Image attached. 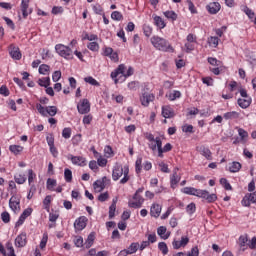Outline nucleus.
I'll return each instance as SVG.
<instances>
[{"instance_id":"e2e57ef3","label":"nucleus","mask_w":256,"mask_h":256,"mask_svg":"<svg viewBox=\"0 0 256 256\" xmlns=\"http://www.w3.org/2000/svg\"><path fill=\"white\" fill-rule=\"evenodd\" d=\"M93 11L96 15H103V7H101V5L96 4L93 6Z\"/></svg>"},{"instance_id":"c03bdc74","label":"nucleus","mask_w":256,"mask_h":256,"mask_svg":"<svg viewBox=\"0 0 256 256\" xmlns=\"http://www.w3.org/2000/svg\"><path fill=\"white\" fill-rule=\"evenodd\" d=\"M142 163H143V158L141 157L137 158L135 162V169H136L137 175H139V173H141V169H143Z\"/></svg>"},{"instance_id":"7ed1b4c3","label":"nucleus","mask_w":256,"mask_h":256,"mask_svg":"<svg viewBox=\"0 0 256 256\" xmlns=\"http://www.w3.org/2000/svg\"><path fill=\"white\" fill-rule=\"evenodd\" d=\"M121 177L123 178L121 179ZM112 179L113 181H119V179H121V185H125V183H127L129 179H131L129 177V165H125L123 167L121 164H116L112 171Z\"/></svg>"},{"instance_id":"6e6552de","label":"nucleus","mask_w":256,"mask_h":256,"mask_svg":"<svg viewBox=\"0 0 256 256\" xmlns=\"http://www.w3.org/2000/svg\"><path fill=\"white\" fill-rule=\"evenodd\" d=\"M139 249V242H133L130 244L128 249H124L119 252V256H128V255H133V253H137Z\"/></svg>"},{"instance_id":"864d4df0","label":"nucleus","mask_w":256,"mask_h":256,"mask_svg":"<svg viewBox=\"0 0 256 256\" xmlns=\"http://www.w3.org/2000/svg\"><path fill=\"white\" fill-rule=\"evenodd\" d=\"M1 219L3 223H9L11 221V215L9 214V212L4 211L1 213Z\"/></svg>"},{"instance_id":"2f4dec72","label":"nucleus","mask_w":256,"mask_h":256,"mask_svg":"<svg viewBox=\"0 0 256 256\" xmlns=\"http://www.w3.org/2000/svg\"><path fill=\"white\" fill-rule=\"evenodd\" d=\"M38 85H40V87H49V85H51V78L49 77H44V78H40L38 80Z\"/></svg>"},{"instance_id":"9d476101","label":"nucleus","mask_w":256,"mask_h":256,"mask_svg":"<svg viewBox=\"0 0 256 256\" xmlns=\"http://www.w3.org/2000/svg\"><path fill=\"white\" fill-rule=\"evenodd\" d=\"M31 213H33V208L25 209L20 215L18 221L15 223V227H21V225L25 223V219H27V217H31Z\"/></svg>"},{"instance_id":"13d9d810","label":"nucleus","mask_w":256,"mask_h":256,"mask_svg":"<svg viewBox=\"0 0 256 256\" xmlns=\"http://www.w3.org/2000/svg\"><path fill=\"white\" fill-rule=\"evenodd\" d=\"M62 137L64 139H71V128H64L62 130Z\"/></svg>"},{"instance_id":"79ce46f5","label":"nucleus","mask_w":256,"mask_h":256,"mask_svg":"<svg viewBox=\"0 0 256 256\" xmlns=\"http://www.w3.org/2000/svg\"><path fill=\"white\" fill-rule=\"evenodd\" d=\"M51 195H47L44 200H43V205H44V209H46V211H49V209H51Z\"/></svg>"},{"instance_id":"f8f14e48","label":"nucleus","mask_w":256,"mask_h":256,"mask_svg":"<svg viewBox=\"0 0 256 256\" xmlns=\"http://www.w3.org/2000/svg\"><path fill=\"white\" fill-rule=\"evenodd\" d=\"M140 101L143 107H149V103H153V101H155V95L145 92L140 97Z\"/></svg>"},{"instance_id":"5fc2aeb1","label":"nucleus","mask_w":256,"mask_h":256,"mask_svg":"<svg viewBox=\"0 0 256 256\" xmlns=\"http://www.w3.org/2000/svg\"><path fill=\"white\" fill-rule=\"evenodd\" d=\"M187 3L190 13H192L193 15L197 14V8H195V4H193V1L187 0Z\"/></svg>"},{"instance_id":"e433bc0d","label":"nucleus","mask_w":256,"mask_h":256,"mask_svg":"<svg viewBox=\"0 0 256 256\" xmlns=\"http://www.w3.org/2000/svg\"><path fill=\"white\" fill-rule=\"evenodd\" d=\"M53 187H57V180L48 178L46 182V188L48 191H53Z\"/></svg>"},{"instance_id":"393cba45","label":"nucleus","mask_w":256,"mask_h":256,"mask_svg":"<svg viewBox=\"0 0 256 256\" xmlns=\"http://www.w3.org/2000/svg\"><path fill=\"white\" fill-rule=\"evenodd\" d=\"M239 246L241 247L242 251H245V249H247V243H249V235L245 234V235H241L239 237Z\"/></svg>"},{"instance_id":"2eb2a0df","label":"nucleus","mask_w":256,"mask_h":256,"mask_svg":"<svg viewBox=\"0 0 256 256\" xmlns=\"http://www.w3.org/2000/svg\"><path fill=\"white\" fill-rule=\"evenodd\" d=\"M25 245H27V233L22 232L15 239V247L21 248L25 247Z\"/></svg>"},{"instance_id":"6ab92c4d","label":"nucleus","mask_w":256,"mask_h":256,"mask_svg":"<svg viewBox=\"0 0 256 256\" xmlns=\"http://www.w3.org/2000/svg\"><path fill=\"white\" fill-rule=\"evenodd\" d=\"M162 116L164 117V119H171L175 117V112L173 111V109H171V107L164 106L162 107Z\"/></svg>"},{"instance_id":"423d86ee","label":"nucleus","mask_w":256,"mask_h":256,"mask_svg":"<svg viewBox=\"0 0 256 256\" xmlns=\"http://www.w3.org/2000/svg\"><path fill=\"white\" fill-rule=\"evenodd\" d=\"M78 113L80 115H87L91 111V103L87 98L80 100V103L77 105Z\"/></svg>"},{"instance_id":"4c0bfd02","label":"nucleus","mask_w":256,"mask_h":256,"mask_svg":"<svg viewBox=\"0 0 256 256\" xmlns=\"http://www.w3.org/2000/svg\"><path fill=\"white\" fill-rule=\"evenodd\" d=\"M158 249L163 255H167V253H169V247H167V243L165 242H160L158 244Z\"/></svg>"},{"instance_id":"b1692460","label":"nucleus","mask_w":256,"mask_h":256,"mask_svg":"<svg viewBox=\"0 0 256 256\" xmlns=\"http://www.w3.org/2000/svg\"><path fill=\"white\" fill-rule=\"evenodd\" d=\"M251 101H252L251 97L239 98L237 100V103L239 107H241V109H247L251 105Z\"/></svg>"},{"instance_id":"473e14b6","label":"nucleus","mask_w":256,"mask_h":256,"mask_svg":"<svg viewBox=\"0 0 256 256\" xmlns=\"http://www.w3.org/2000/svg\"><path fill=\"white\" fill-rule=\"evenodd\" d=\"M57 106H47L46 107V115H49L50 117H55L57 115Z\"/></svg>"},{"instance_id":"20e7f679","label":"nucleus","mask_w":256,"mask_h":256,"mask_svg":"<svg viewBox=\"0 0 256 256\" xmlns=\"http://www.w3.org/2000/svg\"><path fill=\"white\" fill-rule=\"evenodd\" d=\"M151 43L155 49H158V51H164L165 53H174L175 49L169 41H167L165 38L159 37V36H153L151 38Z\"/></svg>"},{"instance_id":"603ef678","label":"nucleus","mask_w":256,"mask_h":256,"mask_svg":"<svg viewBox=\"0 0 256 256\" xmlns=\"http://www.w3.org/2000/svg\"><path fill=\"white\" fill-rule=\"evenodd\" d=\"M87 48L90 51L97 52V51H99V43H97V42H90V43H88Z\"/></svg>"},{"instance_id":"09e8293b","label":"nucleus","mask_w":256,"mask_h":256,"mask_svg":"<svg viewBox=\"0 0 256 256\" xmlns=\"http://www.w3.org/2000/svg\"><path fill=\"white\" fill-rule=\"evenodd\" d=\"M6 249L8 251V256H17L15 255V249L13 248V243L7 242Z\"/></svg>"},{"instance_id":"338daca9","label":"nucleus","mask_w":256,"mask_h":256,"mask_svg":"<svg viewBox=\"0 0 256 256\" xmlns=\"http://www.w3.org/2000/svg\"><path fill=\"white\" fill-rule=\"evenodd\" d=\"M187 256H199V247L194 246L190 252H188Z\"/></svg>"},{"instance_id":"7c9ffc66","label":"nucleus","mask_w":256,"mask_h":256,"mask_svg":"<svg viewBox=\"0 0 256 256\" xmlns=\"http://www.w3.org/2000/svg\"><path fill=\"white\" fill-rule=\"evenodd\" d=\"M64 179L66 183H71L73 181V172L71 171V169L66 168L64 170Z\"/></svg>"},{"instance_id":"6e6d98bb","label":"nucleus","mask_w":256,"mask_h":256,"mask_svg":"<svg viewBox=\"0 0 256 256\" xmlns=\"http://www.w3.org/2000/svg\"><path fill=\"white\" fill-rule=\"evenodd\" d=\"M207 61L210 65H213L214 67H219V65H221V61L217 60V58L208 57Z\"/></svg>"},{"instance_id":"f257e3e1","label":"nucleus","mask_w":256,"mask_h":256,"mask_svg":"<svg viewBox=\"0 0 256 256\" xmlns=\"http://www.w3.org/2000/svg\"><path fill=\"white\" fill-rule=\"evenodd\" d=\"M182 192H184L185 195H193L194 197L205 199L207 203H215V201H217V194H209V191L207 190H201L193 187H184Z\"/></svg>"},{"instance_id":"412c9836","label":"nucleus","mask_w":256,"mask_h":256,"mask_svg":"<svg viewBox=\"0 0 256 256\" xmlns=\"http://www.w3.org/2000/svg\"><path fill=\"white\" fill-rule=\"evenodd\" d=\"M161 209H162L161 205L153 204L150 208L151 217H155V219H157L159 215H161Z\"/></svg>"},{"instance_id":"37998d69","label":"nucleus","mask_w":256,"mask_h":256,"mask_svg":"<svg viewBox=\"0 0 256 256\" xmlns=\"http://www.w3.org/2000/svg\"><path fill=\"white\" fill-rule=\"evenodd\" d=\"M111 19H113V21H123V14H121L119 11H113L111 14Z\"/></svg>"},{"instance_id":"39448f33","label":"nucleus","mask_w":256,"mask_h":256,"mask_svg":"<svg viewBox=\"0 0 256 256\" xmlns=\"http://www.w3.org/2000/svg\"><path fill=\"white\" fill-rule=\"evenodd\" d=\"M55 51L63 57L64 59H73V50L69 46H65L63 44H57L55 46Z\"/></svg>"},{"instance_id":"4468645a","label":"nucleus","mask_w":256,"mask_h":256,"mask_svg":"<svg viewBox=\"0 0 256 256\" xmlns=\"http://www.w3.org/2000/svg\"><path fill=\"white\" fill-rule=\"evenodd\" d=\"M206 10L210 15H217L218 11H221V4L219 2H211L206 6Z\"/></svg>"},{"instance_id":"680f3d73","label":"nucleus","mask_w":256,"mask_h":256,"mask_svg":"<svg viewBox=\"0 0 256 256\" xmlns=\"http://www.w3.org/2000/svg\"><path fill=\"white\" fill-rule=\"evenodd\" d=\"M105 157L109 158L113 155V148L110 145L105 146L104 148Z\"/></svg>"},{"instance_id":"dca6fc26","label":"nucleus","mask_w":256,"mask_h":256,"mask_svg":"<svg viewBox=\"0 0 256 256\" xmlns=\"http://www.w3.org/2000/svg\"><path fill=\"white\" fill-rule=\"evenodd\" d=\"M70 159L73 165H79V167H85L87 165V160L83 156L70 155Z\"/></svg>"},{"instance_id":"de8ad7c7","label":"nucleus","mask_w":256,"mask_h":256,"mask_svg":"<svg viewBox=\"0 0 256 256\" xmlns=\"http://www.w3.org/2000/svg\"><path fill=\"white\" fill-rule=\"evenodd\" d=\"M36 109L42 117H47V108L43 107L41 104H36Z\"/></svg>"},{"instance_id":"72a5a7b5","label":"nucleus","mask_w":256,"mask_h":256,"mask_svg":"<svg viewBox=\"0 0 256 256\" xmlns=\"http://www.w3.org/2000/svg\"><path fill=\"white\" fill-rule=\"evenodd\" d=\"M39 73L40 75H47V73H49V71H51V66L47 65V64H41L39 66Z\"/></svg>"},{"instance_id":"0eeeda50","label":"nucleus","mask_w":256,"mask_h":256,"mask_svg":"<svg viewBox=\"0 0 256 256\" xmlns=\"http://www.w3.org/2000/svg\"><path fill=\"white\" fill-rule=\"evenodd\" d=\"M251 203L256 205V191L253 193L245 194V196L241 201V204L243 205V207H251Z\"/></svg>"},{"instance_id":"ddd939ff","label":"nucleus","mask_w":256,"mask_h":256,"mask_svg":"<svg viewBox=\"0 0 256 256\" xmlns=\"http://www.w3.org/2000/svg\"><path fill=\"white\" fill-rule=\"evenodd\" d=\"M20 7H21L23 19H27V17H29V15L33 13V9L32 8L29 9V0H22ZM28 9H29V12L27 11Z\"/></svg>"},{"instance_id":"a878e982","label":"nucleus","mask_w":256,"mask_h":256,"mask_svg":"<svg viewBox=\"0 0 256 256\" xmlns=\"http://www.w3.org/2000/svg\"><path fill=\"white\" fill-rule=\"evenodd\" d=\"M242 167L241 163L234 161L230 164L228 171H230V173H239Z\"/></svg>"},{"instance_id":"aec40b11","label":"nucleus","mask_w":256,"mask_h":256,"mask_svg":"<svg viewBox=\"0 0 256 256\" xmlns=\"http://www.w3.org/2000/svg\"><path fill=\"white\" fill-rule=\"evenodd\" d=\"M177 171H179V168H175L172 176L170 177V185H171L172 189H175V186L177 185V183H179V181H181V177H179V175H177Z\"/></svg>"},{"instance_id":"bb28decb","label":"nucleus","mask_w":256,"mask_h":256,"mask_svg":"<svg viewBox=\"0 0 256 256\" xmlns=\"http://www.w3.org/2000/svg\"><path fill=\"white\" fill-rule=\"evenodd\" d=\"M93 243H95V232H91L86 241H85V248L86 249H91L93 247Z\"/></svg>"},{"instance_id":"0e129e2a","label":"nucleus","mask_w":256,"mask_h":256,"mask_svg":"<svg viewBox=\"0 0 256 256\" xmlns=\"http://www.w3.org/2000/svg\"><path fill=\"white\" fill-rule=\"evenodd\" d=\"M202 82L204 85H207V87H213V78L211 77H203Z\"/></svg>"},{"instance_id":"f704fd0d","label":"nucleus","mask_w":256,"mask_h":256,"mask_svg":"<svg viewBox=\"0 0 256 256\" xmlns=\"http://www.w3.org/2000/svg\"><path fill=\"white\" fill-rule=\"evenodd\" d=\"M9 150L11 151V153H13L14 155H19V153H21L23 151V147L20 145H10L9 146Z\"/></svg>"},{"instance_id":"5701e85b","label":"nucleus","mask_w":256,"mask_h":256,"mask_svg":"<svg viewBox=\"0 0 256 256\" xmlns=\"http://www.w3.org/2000/svg\"><path fill=\"white\" fill-rule=\"evenodd\" d=\"M157 234L161 239L167 240L168 237H171V232H167V227L165 226H160L157 229Z\"/></svg>"},{"instance_id":"4be33fe9","label":"nucleus","mask_w":256,"mask_h":256,"mask_svg":"<svg viewBox=\"0 0 256 256\" xmlns=\"http://www.w3.org/2000/svg\"><path fill=\"white\" fill-rule=\"evenodd\" d=\"M199 152H200V154L203 155V157H205V159H207L208 161H211V160L213 159L211 150H210L208 147L200 146Z\"/></svg>"},{"instance_id":"bf43d9fd","label":"nucleus","mask_w":256,"mask_h":256,"mask_svg":"<svg viewBox=\"0 0 256 256\" xmlns=\"http://www.w3.org/2000/svg\"><path fill=\"white\" fill-rule=\"evenodd\" d=\"M181 97V92L174 90L173 93L169 95L170 101H175V99H179Z\"/></svg>"},{"instance_id":"a211bd4d","label":"nucleus","mask_w":256,"mask_h":256,"mask_svg":"<svg viewBox=\"0 0 256 256\" xmlns=\"http://www.w3.org/2000/svg\"><path fill=\"white\" fill-rule=\"evenodd\" d=\"M155 143L151 142L148 144L149 149H151L152 151H157L163 149V141L161 140L160 137H156L154 140Z\"/></svg>"},{"instance_id":"9b49d317","label":"nucleus","mask_w":256,"mask_h":256,"mask_svg":"<svg viewBox=\"0 0 256 256\" xmlns=\"http://www.w3.org/2000/svg\"><path fill=\"white\" fill-rule=\"evenodd\" d=\"M85 227H87V217L81 216L75 220L74 229H76V231H83Z\"/></svg>"},{"instance_id":"c756f323","label":"nucleus","mask_w":256,"mask_h":256,"mask_svg":"<svg viewBox=\"0 0 256 256\" xmlns=\"http://www.w3.org/2000/svg\"><path fill=\"white\" fill-rule=\"evenodd\" d=\"M117 210V200H113L112 204L109 207V219L115 217V211Z\"/></svg>"},{"instance_id":"f3484780","label":"nucleus","mask_w":256,"mask_h":256,"mask_svg":"<svg viewBox=\"0 0 256 256\" xmlns=\"http://www.w3.org/2000/svg\"><path fill=\"white\" fill-rule=\"evenodd\" d=\"M19 205H21V200L17 199V196H12L9 200L10 209L17 213V209H21Z\"/></svg>"},{"instance_id":"69168bd1","label":"nucleus","mask_w":256,"mask_h":256,"mask_svg":"<svg viewBox=\"0 0 256 256\" xmlns=\"http://www.w3.org/2000/svg\"><path fill=\"white\" fill-rule=\"evenodd\" d=\"M74 245L76 247H83V237L76 236L75 239H74Z\"/></svg>"},{"instance_id":"8fccbe9b","label":"nucleus","mask_w":256,"mask_h":256,"mask_svg":"<svg viewBox=\"0 0 256 256\" xmlns=\"http://www.w3.org/2000/svg\"><path fill=\"white\" fill-rule=\"evenodd\" d=\"M197 207L195 206V203H190L187 205L186 207V212L188 215H193V213H195Z\"/></svg>"},{"instance_id":"a18cd8bd","label":"nucleus","mask_w":256,"mask_h":256,"mask_svg":"<svg viewBox=\"0 0 256 256\" xmlns=\"http://www.w3.org/2000/svg\"><path fill=\"white\" fill-rule=\"evenodd\" d=\"M210 47H217L219 45V37L212 36L208 39Z\"/></svg>"},{"instance_id":"4d7b16f0","label":"nucleus","mask_w":256,"mask_h":256,"mask_svg":"<svg viewBox=\"0 0 256 256\" xmlns=\"http://www.w3.org/2000/svg\"><path fill=\"white\" fill-rule=\"evenodd\" d=\"M143 31H144L145 37H151V34L153 33V28H151L148 25H144L143 26Z\"/></svg>"},{"instance_id":"c85d7f7f","label":"nucleus","mask_w":256,"mask_h":256,"mask_svg":"<svg viewBox=\"0 0 256 256\" xmlns=\"http://www.w3.org/2000/svg\"><path fill=\"white\" fill-rule=\"evenodd\" d=\"M14 180L18 185H23L27 181V176L25 174H16L14 175Z\"/></svg>"},{"instance_id":"49530a36","label":"nucleus","mask_w":256,"mask_h":256,"mask_svg":"<svg viewBox=\"0 0 256 256\" xmlns=\"http://www.w3.org/2000/svg\"><path fill=\"white\" fill-rule=\"evenodd\" d=\"M37 177V174L33 172V169L28 170V183L29 185L33 184V181H35V178Z\"/></svg>"},{"instance_id":"052dcab7","label":"nucleus","mask_w":256,"mask_h":256,"mask_svg":"<svg viewBox=\"0 0 256 256\" xmlns=\"http://www.w3.org/2000/svg\"><path fill=\"white\" fill-rule=\"evenodd\" d=\"M0 95H3L4 97H9L10 92H9V88H7V86L2 85L0 87Z\"/></svg>"},{"instance_id":"58836bf2","label":"nucleus","mask_w":256,"mask_h":256,"mask_svg":"<svg viewBox=\"0 0 256 256\" xmlns=\"http://www.w3.org/2000/svg\"><path fill=\"white\" fill-rule=\"evenodd\" d=\"M220 184H222V186L224 187V189L226 191H233V187L231 186V184L229 183L228 180H226V178H221L220 179Z\"/></svg>"},{"instance_id":"3c124183","label":"nucleus","mask_w":256,"mask_h":256,"mask_svg":"<svg viewBox=\"0 0 256 256\" xmlns=\"http://www.w3.org/2000/svg\"><path fill=\"white\" fill-rule=\"evenodd\" d=\"M93 187H94V189H100L99 191H103V189H105V184L101 180H96L93 183Z\"/></svg>"},{"instance_id":"ea45409f","label":"nucleus","mask_w":256,"mask_h":256,"mask_svg":"<svg viewBox=\"0 0 256 256\" xmlns=\"http://www.w3.org/2000/svg\"><path fill=\"white\" fill-rule=\"evenodd\" d=\"M224 119H239V112L232 111L224 114Z\"/></svg>"},{"instance_id":"a19ab883","label":"nucleus","mask_w":256,"mask_h":256,"mask_svg":"<svg viewBox=\"0 0 256 256\" xmlns=\"http://www.w3.org/2000/svg\"><path fill=\"white\" fill-rule=\"evenodd\" d=\"M166 19H171V21H177V13L175 11H166L164 12Z\"/></svg>"},{"instance_id":"cd10ccee","label":"nucleus","mask_w":256,"mask_h":256,"mask_svg":"<svg viewBox=\"0 0 256 256\" xmlns=\"http://www.w3.org/2000/svg\"><path fill=\"white\" fill-rule=\"evenodd\" d=\"M154 24L159 29H165V27L167 25V24H165V21H163V18H161L160 16H155L154 17Z\"/></svg>"},{"instance_id":"f03ea898","label":"nucleus","mask_w":256,"mask_h":256,"mask_svg":"<svg viewBox=\"0 0 256 256\" xmlns=\"http://www.w3.org/2000/svg\"><path fill=\"white\" fill-rule=\"evenodd\" d=\"M125 64H120L113 72H111V79H113L115 85L118 83H123L127 77H131L133 73H135V70L133 67H129L127 72L125 73Z\"/></svg>"},{"instance_id":"c9c22d12","label":"nucleus","mask_w":256,"mask_h":256,"mask_svg":"<svg viewBox=\"0 0 256 256\" xmlns=\"http://www.w3.org/2000/svg\"><path fill=\"white\" fill-rule=\"evenodd\" d=\"M85 83H89V85H93L94 87H101V84L95 80L92 76H88L84 78Z\"/></svg>"},{"instance_id":"774afa93","label":"nucleus","mask_w":256,"mask_h":256,"mask_svg":"<svg viewBox=\"0 0 256 256\" xmlns=\"http://www.w3.org/2000/svg\"><path fill=\"white\" fill-rule=\"evenodd\" d=\"M247 247H249V249H256V237H253L251 241L247 243Z\"/></svg>"},{"instance_id":"1a4fd4ad","label":"nucleus","mask_w":256,"mask_h":256,"mask_svg":"<svg viewBox=\"0 0 256 256\" xmlns=\"http://www.w3.org/2000/svg\"><path fill=\"white\" fill-rule=\"evenodd\" d=\"M9 55L15 61H20V59L22 57V54H21V51L19 50V47L15 46V44H11L9 46Z\"/></svg>"}]
</instances>
